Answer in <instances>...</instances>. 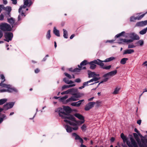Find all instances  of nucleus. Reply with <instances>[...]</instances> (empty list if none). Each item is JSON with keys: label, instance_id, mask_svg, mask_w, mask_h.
<instances>
[{"label": "nucleus", "instance_id": "obj_1", "mask_svg": "<svg viewBox=\"0 0 147 147\" xmlns=\"http://www.w3.org/2000/svg\"><path fill=\"white\" fill-rule=\"evenodd\" d=\"M71 111V108L68 106H64L63 108H59L55 110V112L58 113L59 116L63 119H68L73 121H75V118L73 116L69 115Z\"/></svg>", "mask_w": 147, "mask_h": 147}, {"label": "nucleus", "instance_id": "obj_2", "mask_svg": "<svg viewBox=\"0 0 147 147\" xmlns=\"http://www.w3.org/2000/svg\"><path fill=\"white\" fill-rule=\"evenodd\" d=\"M24 5L21 6L19 9L18 12L20 13L18 17L17 22H19V24H20V21L26 16L24 14L25 9L27 6L30 7L32 4V2L31 0H24Z\"/></svg>", "mask_w": 147, "mask_h": 147}, {"label": "nucleus", "instance_id": "obj_3", "mask_svg": "<svg viewBox=\"0 0 147 147\" xmlns=\"http://www.w3.org/2000/svg\"><path fill=\"white\" fill-rule=\"evenodd\" d=\"M71 120L68 119H65L64 120L65 122L69 123L71 125L74 127L73 128H72L67 125H64V127L68 133H71L72 131L73 130H76L78 129V125L77 124L73 122H71Z\"/></svg>", "mask_w": 147, "mask_h": 147}, {"label": "nucleus", "instance_id": "obj_4", "mask_svg": "<svg viewBox=\"0 0 147 147\" xmlns=\"http://www.w3.org/2000/svg\"><path fill=\"white\" fill-rule=\"evenodd\" d=\"M1 81L0 83V86L2 87H4L8 89V91L9 92H14L15 93L18 92V90L15 87H12L10 85H7L3 83V82L5 81V78L4 76L2 74L1 75Z\"/></svg>", "mask_w": 147, "mask_h": 147}, {"label": "nucleus", "instance_id": "obj_5", "mask_svg": "<svg viewBox=\"0 0 147 147\" xmlns=\"http://www.w3.org/2000/svg\"><path fill=\"white\" fill-rule=\"evenodd\" d=\"M0 29L5 31H10L12 30L11 26L6 23H2L0 24Z\"/></svg>", "mask_w": 147, "mask_h": 147}, {"label": "nucleus", "instance_id": "obj_6", "mask_svg": "<svg viewBox=\"0 0 147 147\" xmlns=\"http://www.w3.org/2000/svg\"><path fill=\"white\" fill-rule=\"evenodd\" d=\"M128 36H129L131 38L130 39H128V40H131V41H129V42H132L134 40H138L140 39L139 36L134 32L126 34L125 35V38H127Z\"/></svg>", "mask_w": 147, "mask_h": 147}, {"label": "nucleus", "instance_id": "obj_7", "mask_svg": "<svg viewBox=\"0 0 147 147\" xmlns=\"http://www.w3.org/2000/svg\"><path fill=\"white\" fill-rule=\"evenodd\" d=\"M146 133L147 134V131ZM137 141L139 147H147V139L142 138L141 140L140 139H137Z\"/></svg>", "mask_w": 147, "mask_h": 147}, {"label": "nucleus", "instance_id": "obj_8", "mask_svg": "<svg viewBox=\"0 0 147 147\" xmlns=\"http://www.w3.org/2000/svg\"><path fill=\"white\" fill-rule=\"evenodd\" d=\"M7 22L11 26L12 28H16L19 25V22H15V20L12 18H7Z\"/></svg>", "mask_w": 147, "mask_h": 147}, {"label": "nucleus", "instance_id": "obj_9", "mask_svg": "<svg viewBox=\"0 0 147 147\" xmlns=\"http://www.w3.org/2000/svg\"><path fill=\"white\" fill-rule=\"evenodd\" d=\"M130 141H127L126 143L129 147H138L136 142L133 138L130 137Z\"/></svg>", "mask_w": 147, "mask_h": 147}, {"label": "nucleus", "instance_id": "obj_10", "mask_svg": "<svg viewBox=\"0 0 147 147\" xmlns=\"http://www.w3.org/2000/svg\"><path fill=\"white\" fill-rule=\"evenodd\" d=\"M4 36L5 38L4 40L9 42L12 40L13 37V34L11 32H6L4 34Z\"/></svg>", "mask_w": 147, "mask_h": 147}, {"label": "nucleus", "instance_id": "obj_11", "mask_svg": "<svg viewBox=\"0 0 147 147\" xmlns=\"http://www.w3.org/2000/svg\"><path fill=\"white\" fill-rule=\"evenodd\" d=\"M74 115L79 119L81 120V121H77V122L76 123H78L79 124H82L85 121L84 117L82 115L78 113H76Z\"/></svg>", "mask_w": 147, "mask_h": 147}, {"label": "nucleus", "instance_id": "obj_12", "mask_svg": "<svg viewBox=\"0 0 147 147\" xmlns=\"http://www.w3.org/2000/svg\"><path fill=\"white\" fill-rule=\"evenodd\" d=\"M117 73V70H115L114 71H110L106 74H105L103 76V77L106 78L108 77L109 78L110 77L113 76L115 75Z\"/></svg>", "mask_w": 147, "mask_h": 147}, {"label": "nucleus", "instance_id": "obj_13", "mask_svg": "<svg viewBox=\"0 0 147 147\" xmlns=\"http://www.w3.org/2000/svg\"><path fill=\"white\" fill-rule=\"evenodd\" d=\"M96 104V102H89L86 104L85 106L84 109L86 111H88L92 108L94 105Z\"/></svg>", "mask_w": 147, "mask_h": 147}, {"label": "nucleus", "instance_id": "obj_14", "mask_svg": "<svg viewBox=\"0 0 147 147\" xmlns=\"http://www.w3.org/2000/svg\"><path fill=\"white\" fill-rule=\"evenodd\" d=\"M14 104L15 102H14L7 103L6 105L4 106L3 109L5 110H7L13 107Z\"/></svg>", "mask_w": 147, "mask_h": 147}, {"label": "nucleus", "instance_id": "obj_15", "mask_svg": "<svg viewBox=\"0 0 147 147\" xmlns=\"http://www.w3.org/2000/svg\"><path fill=\"white\" fill-rule=\"evenodd\" d=\"M147 25V20L138 22L136 23L135 26L142 27Z\"/></svg>", "mask_w": 147, "mask_h": 147}, {"label": "nucleus", "instance_id": "obj_16", "mask_svg": "<svg viewBox=\"0 0 147 147\" xmlns=\"http://www.w3.org/2000/svg\"><path fill=\"white\" fill-rule=\"evenodd\" d=\"M144 15L145 14H143L136 17H135L134 16H131L130 18V22H134L137 20H140L144 17Z\"/></svg>", "mask_w": 147, "mask_h": 147}, {"label": "nucleus", "instance_id": "obj_17", "mask_svg": "<svg viewBox=\"0 0 147 147\" xmlns=\"http://www.w3.org/2000/svg\"><path fill=\"white\" fill-rule=\"evenodd\" d=\"M74 95L75 96H72L66 100V102H70L76 101L78 100V98L79 97L77 96L76 94Z\"/></svg>", "mask_w": 147, "mask_h": 147}, {"label": "nucleus", "instance_id": "obj_18", "mask_svg": "<svg viewBox=\"0 0 147 147\" xmlns=\"http://www.w3.org/2000/svg\"><path fill=\"white\" fill-rule=\"evenodd\" d=\"M94 62L95 64H97L102 67L104 65L103 63L104 62V61H102L99 59H97L94 60Z\"/></svg>", "mask_w": 147, "mask_h": 147}, {"label": "nucleus", "instance_id": "obj_19", "mask_svg": "<svg viewBox=\"0 0 147 147\" xmlns=\"http://www.w3.org/2000/svg\"><path fill=\"white\" fill-rule=\"evenodd\" d=\"M130 40H128L125 39L119 38L118 41V43L119 44H124L125 43L127 44L129 42V41H131Z\"/></svg>", "mask_w": 147, "mask_h": 147}, {"label": "nucleus", "instance_id": "obj_20", "mask_svg": "<svg viewBox=\"0 0 147 147\" xmlns=\"http://www.w3.org/2000/svg\"><path fill=\"white\" fill-rule=\"evenodd\" d=\"M72 135L73 136L75 137V139L76 140H79L80 142L81 143V144H83V139L75 133L72 134Z\"/></svg>", "mask_w": 147, "mask_h": 147}, {"label": "nucleus", "instance_id": "obj_21", "mask_svg": "<svg viewBox=\"0 0 147 147\" xmlns=\"http://www.w3.org/2000/svg\"><path fill=\"white\" fill-rule=\"evenodd\" d=\"M67 91L68 94L73 95H76V94H75V93L77 92V90L75 88H72L69 89L67 90Z\"/></svg>", "mask_w": 147, "mask_h": 147}, {"label": "nucleus", "instance_id": "obj_22", "mask_svg": "<svg viewBox=\"0 0 147 147\" xmlns=\"http://www.w3.org/2000/svg\"><path fill=\"white\" fill-rule=\"evenodd\" d=\"M88 64L90 65V68L91 69H94L96 67V65L95 64L94 60L88 62Z\"/></svg>", "mask_w": 147, "mask_h": 147}, {"label": "nucleus", "instance_id": "obj_23", "mask_svg": "<svg viewBox=\"0 0 147 147\" xmlns=\"http://www.w3.org/2000/svg\"><path fill=\"white\" fill-rule=\"evenodd\" d=\"M75 86H76V84H70L69 85H64L62 87L61 90H63L65 88H71Z\"/></svg>", "mask_w": 147, "mask_h": 147}, {"label": "nucleus", "instance_id": "obj_24", "mask_svg": "<svg viewBox=\"0 0 147 147\" xmlns=\"http://www.w3.org/2000/svg\"><path fill=\"white\" fill-rule=\"evenodd\" d=\"M134 52V51L132 49H128L124 50L123 55L131 54Z\"/></svg>", "mask_w": 147, "mask_h": 147}, {"label": "nucleus", "instance_id": "obj_25", "mask_svg": "<svg viewBox=\"0 0 147 147\" xmlns=\"http://www.w3.org/2000/svg\"><path fill=\"white\" fill-rule=\"evenodd\" d=\"M3 9L5 10L6 11H7L8 15L9 17H10V13L11 10V7L9 6H7L6 7H4Z\"/></svg>", "mask_w": 147, "mask_h": 147}, {"label": "nucleus", "instance_id": "obj_26", "mask_svg": "<svg viewBox=\"0 0 147 147\" xmlns=\"http://www.w3.org/2000/svg\"><path fill=\"white\" fill-rule=\"evenodd\" d=\"M100 79V78H97V77H94L92 79H91L90 80H89V81H88V82H89L90 83V82H96L94 83V84L96 83H98V82H96L98 80H99Z\"/></svg>", "mask_w": 147, "mask_h": 147}, {"label": "nucleus", "instance_id": "obj_27", "mask_svg": "<svg viewBox=\"0 0 147 147\" xmlns=\"http://www.w3.org/2000/svg\"><path fill=\"white\" fill-rule=\"evenodd\" d=\"M100 79V78H97V77H94L92 79H91L90 80H89V81H88V82H89L90 83V82H96L94 83V84L96 83H98V82H96L98 80H99Z\"/></svg>", "mask_w": 147, "mask_h": 147}, {"label": "nucleus", "instance_id": "obj_28", "mask_svg": "<svg viewBox=\"0 0 147 147\" xmlns=\"http://www.w3.org/2000/svg\"><path fill=\"white\" fill-rule=\"evenodd\" d=\"M63 81L65 82V83L69 84H72L74 83V82L71 80H69L66 78H64L63 79Z\"/></svg>", "mask_w": 147, "mask_h": 147}, {"label": "nucleus", "instance_id": "obj_29", "mask_svg": "<svg viewBox=\"0 0 147 147\" xmlns=\"http://www.w3.org/2000/svg\"><path fill=\"white\" fill-rule=\"evenodd\" d=\"M54 33L57 36H60L59 32L58 30H57L55 27H54L53 30Z\"/></svg>", "mask_w": 147, "mask_h": 147}, {"label": "nucleus", "instance_id": "obj_30", "mask_svg": "<svg viewBox=\"0 0 147 147\" xmlns=\"http://www.w3.org/2000/svg\"><path fill=\"white\" fill-rule=\"evenodd\" d=\"M121 137L122 139L123 140L124 142H126L127 143V141H128L127 138L124 136L123 133L121 134Z\"/></svg>", "mask_w": 147, "mask_h": 147}, {"label": "nucleus", "instance_id": "obj_31", "mask_svg": "<svg viewBox=\"0 0 147 147\" xmlns=\"http://www.w3.org/2000/svg\"><path fill=\"white\" fill-rule=\"evenodd\" d=\"M115 58L113 57H111L109 58H108L104 60V61L105 62H107L111 61H112L115 59Z\"/></svg>", "mask_w": 147, "mask_h": 147}, {"label": "nucleus", "instance_id": "obj_32", "mask_svg": "<svg viewBox=\"0 0 147 147\" xmlns=\"http://www.w3.org/2000/svg\"><path fill=\"white\" fill-rule=\"evenodd\" d=\"M78 66L79 68H76L74 69L73 70V72H79L80 70L82 69V67L80 66V65H78Z\"/></svg>", "mask_w": 147, "mask_h": 147}, {"label": "nucleus", "instance_id": "obj_33", "mask_svg": "<svg viewBox=\"0 0 147 147\" xmlns=\"http://www.w3.org/2000/svg\"><path fill=\"white\" fill-rule=\"evenodd\" d=\"M120 89V88L116 87L114 89V90L113 92V94H118L119 91Z\"/></svg>", "mask_w": 147, "mask_h": 147}, {"label": "nucleus", "instance_id": "obj_34", "mask_svg": "<svg viewBox=\"0 0 147 147\" xmlns=\"http://www.w3.org/2000/svg\"><path fill=\"white\" fill-rule=\"evenodd\" d=\"M147 31V27L140 31L139 32V33L141 35H144L146 32Z\"/></svg>", "mask_w": 147, "mask_h": 147}, {"label": "nucleus", "instance_id": "obj_35", "mask_svg": "<svg viewBox=\"0 0 147 147\" xmlns=\"http://www.w3.org/2000/svg\"><path fill=\"white\" fill-rule=\"evenodd\" d=\"M63 37L65 38H68V33L67 31L65 29H63Z\"/></svg>", "mask_w": 147, "mask_h": 147}, {"label": "nucleus", "instance_id": "obj_36", "mask_svg": "<svg viewBox=\"0 0 147 147\" xmlns=\"http://www.w3.org/2000/svg\"><path fill=\"white\" fill-rule=\"evenodd\" d=\"M125 34V32L124 31H123L121 33L117 34L115 36V38H117L121 36H123L124 37H125V35H124Z\"/></svg>", "mask_w": 147, "mask_h": 147}, {"label": "nucleus", "instance_id": "obj_37", "mask_svg": "<svg viewBox=\"0 0 147 147\" xmlns=\"http://www.w3.org/2000/svg\"><path fill=\"white\" fill-rule=\"evenodd\" d=\"M128 60L127 58H123L120 61L121 64L124 65L126 63V61Z\"/></svg>", "mask_w": 147, "mask_h": 147}, {"label": "nucleus", "instance_id": "obj_38", "mask_svg": "<svg viewBox=\"0 0 147 147\" xmlns=\"http://www.w3.org/2000/svg\"><path fill=\"white\" fill-rule=\"evenodd\" d=\"M1 117L0 118V124L1 123L4 119H7V117L4 114L1 115Z\"/></svg>", "mask_w": 147, "mask_h": 147}, {"label": "nucleus", "instance_id": "obj_39", "mask_svg": "<svg viewBox=\"0 0 147 147\" xmlns=\"http://www.w3.org/2000/svg\"><path fill=\"white\" fill-rule=\"evenodd\" d=\"M95 73L94 72H90L88 74L89 78L95 77Z\"/></svg>", "mask_w": 147, "mask_h": 147}, {"label": "nucleus", "instance_id": "obj_40", "mask_svg": "<svg viewBox=\"0 0 147 147\" xmlns=\"http://www.w3.org/2000/svg\"><path fill=\"white\" fill-rule=\"evenodd\" d=\"M71 105L73 106L76 107H79L80 105L79 103L78 102H72L71 103Z\"/></svg>", "mask_w": 147, "mask_h": 147}, {"label": "nucleus", "instance_id": "obj_41", "mask_svg": "<svg viewBox=\"0 0 147 147\" xmlns=\"http://www.w3.org/2000/svg\"><path fill=\"white\" fill-rule=\"evenodd\" d=\"M50 32L51 30H49L48 31L47 33L46 34V37L49 40L51 37V36L50 35Z\"/></svg>", "mask_w": 147, "mask_h": 147}, {"label": "nucleus", "instance_id": "obj_42", "mask_svg": "<svg viewBox=\"0 0 147 147\" xmlns=\"http://www.w3.org/2000/svg\"><path fill=\"white\" fill-rule=\"evenodd\" d=\"M7 101V99L3 98L0 100V105L3 104Z\"/></svg>", "mask_w": 147, "mask_h": 147}, {"label": "nucleus", "instance_id": "obj_43", "mask_svg": "<svg viewBox=\"0 0 147 147\" xmlns=\"http://www.w3.org/2000/svg\"><path fill=\"white\" fill-rule=\"evenodd\" d=\"M87 61L86 60H84L82 61L80 64V66H81L82 65H86L88 64Z\"/></svg>", "mask_w": 147, "mask_h": 147}, {"label": "nucleus", "instance_id": "obj_44", "mask_svg": "<svg viewBox=\"0 0 147 147\" xmlns=\"http://www.w3.org/2000/svg\"><path fill=\"white\" fill-rule=\"evenodd\" d=\"M137 43L140 46H142L144 44V42L143 40H141L139 41H138Z\"/></svg>", "mask_w": 147, "mask_h": 147}, {"label": "nucleus", "instance_id": "obj_45", "mask_svg": "<svg viewBox=\"0 0 147 147\" xmlns=\"http://www.w3.org/2000/svg\"><path fill=\"white\" fill-rule=\"evenodd\" d=\"M89 83H90V82H88V81L86 82H84L83 84V86H84V87H85L86 86H88L89 85H93L94 84V83H92L89 84Z\"/></svg>", "mask_w": 147, "mask_h": 147}, {"label": "nucleus", "instance_id": "obj_46", "mask_svg": "<svg viewBox=\"0 0 147 147\" xmlns=\"http://www.w3.org/2000/svg\"><path fill=\"white\" fill-rule=\"evenodd\" d=\"M111 67V65H109L108 66H103L102 67V68L104 69H105L106 70H109L110 68Z\"/></svg>", "mask_w": 147, "mask_h": 147}, {"label": "nucleus", "instance_id": "obj_47", "mask_svg": "<svg viewBox=\"0 0 147 147\" xmlns=\"http://www.w3.org/2000/svg\"><path fill=\"white\" fill-rule=\"evenodd\" d=\"M64 74L65 76L67 77L69 79H71V78L72 77L71 76L68 74L67 73H64Z\"/></svg>", "mask_w": 147, "mask_h": 147}, {"label": "nucleus", "instance_id": "obj_48", "mask_svg": "<svg viewBox=\"0 0 147 147\" xmlns=\"http://www.w3.org/2000/svg\"><path fill=\"white\" fill-rule=\"evenodd\" d=\"M68 97V96L67 95H65V96L61 97L60 99L61 101H63L65 100Z\"/></svg>", "mask_w": 147, "mask_h": 147}, {"label": "nucleus", "instance_id": "obj_49", "mask_svg": "<svg viewBox=\"0 0 147 147\" xmlns=\"http://www.w3.org/2000/svg\"><path fill=\"white\" fill-rule=\"evenodd\" d=\"M136 46L133 44H129L128 45V48L129 49L134 48Z\"/></svg>", "mask_w": 147, "mask_h": 147}, {"label": "nucleus", "instance_id": "obj_50", "mask_svg": "<svg viewBox=\"0 0 147 147\" xmlns=\"http://www.w3.org/2000/svg\"><path fill=\"white\" fill-rule=\"evenodd\" d=\"M81 82V80L80 78L76 79L75 80V82L78 83H80Z\"/></svg>", "mask_w": 147, "mask_h": 147}, {"label": "nucleus", "instance_id": "obj_51", "mask_svg": "<svg viewBox=\"0 0 147 147\" xmlns=\"http://www.w3.org/2000/svg\"><path fill=\"white\" fill-rule=\"evenodd\" d=\"M8 92V89L7 90H6L5 89H1L0 90V92Z\"/></svg>", "mask_w": 147, "mask_h": 147}, {"label": "nucleus", "instance_id": "obj_52", "mask_svg": "<svg viewBox=\"0 0 147 147\" xmlns=\"http://www.w3.org/2000/svg\"><path fill=\"white\" fill-rule=\"evenodd\" d=\"M4 19V16L2 13L0 15V20H3Z\"/></svg>", "mask_w": 147, "mask_h": 147}, {"label": "nucleus", "instance_id": "obj_53", "mask_svg": "<svg viewBox=\"0 0 147 147\" xmlns=\"http://www.w3.org/2000/svg\"><path fill=\"white\" fill-rule=\"evenodd\" d=\"M61 94L62 95L68 94L67 90H66V91H64V92H61Z\"/></svg>", "mask_w": 147, "mask_h": 147}, {"label": "nucleus", "instance_id": "obj_54", "mask_svg": "<svg viewBox=\"0 0 147 147\" xmlns=\"http://www.w3.org/2000/svg\"><path fill=\"white\" fill-rule=\"evenodd\" d=\"M4 8V6L3 5H0V13H1L2 9H3V8Z\"/></svg>", "mask_w": 147, "mask_h": 147}, {"label": "nucleus", "instance_id": "obj_55", "mask_svg": "<svg viewBox=\"0 0 147 147\" xmlns=\"http://www.w3.org/2000/svg\"><path fill=\"white\" fill-rule=\"evenodd\" d=\"M86 128V126L85 125H83L81 127V129L82 130H85Z\"/></svg>", "mask_w": 147, "mask_h": 147}, {"label": "nucleus", "instance_id": "obj_56", "mask_svg": "<svg viewBox=\"0 0 147 147\" xmlns=\"http://www.w3.org/2000/svg\"><path fill=\"white\" fill-rule=\"evenodd\" d=\"M115 40H107L105 42H106V43H107V42L112 43V42H113Z\"/></svg>", "mask_w": 147, "mask_h": 147}, {"label": "nucleus", "instance_id": "obj_57", "mask_svg": "<svg viewBox=\"0 0 147 147\" xmlns=\"http://www.w3.org/2000/svg\"><path fill=\"white\" fill-rule=\"evenodd\" d=\"M101 102H100V101H96V105H97V106H100V104H101Z\"/></svg>", "mask_w": 147, "mask_h": 147}, {"label": "nucleus", "instance_id": "obj_58", "mask_svg": "<svg viewBox=\"0 0 147 147\" xmlns=\"http://www.w3.org/2000/svg\"><path fill=\"white\" fill-rule=\"evenodd\" d=\"M12 2V3L13 4H16L17 3V0H11Z\"/></svg>", "mask_w": 147, "mask_h": 147}, {"label": "nucleus", "instance_id": "obj_59", "mask_svg": "<svg viewBox=\"0 0 147 147\" xmlns=\"http://www.w3.org/2000/svg\"><path fill=\"white\" fill-rule=\"evenodd\" d=\"M3 35V33L2 31L0 30V39L1 38Z\"/></svg>", "mask_w": 147, "mask_h": 147}, {"label": "nucleus", "instance_id": "obj_60", "mask_svg": "<svg viewBox=\"0 0 147 147\" xmlns=\"http://www.w3.org/2000/svg\"><path fill=\"white\" fill-rule=\"evenodd\" d=\"M105 78L103 80V81H104V82H106L109 79V78L108 77H107Z\"/></svg>", "mask_w": 147, "mask_h": 147}, {"label": "nucleus", "instance_id": "obj_61", "mask_svg": "<svg viewBox=\"0 0 147 147\" xmlns=\"http://www.w3.org/2000/svg\"><path fill=\"white\" fill-rule=\"evenodd\" d=\"M40 71V70L38 69H36L35 70V72L36 73H38Z\"/></svg>", "mask_w": 147, "mask_h": 147}, {"label": "nucleus", "instance_id": "obj_62", "mask_svg": "<svg viewBox=\"0 0 147 147\" xmlns=\"http://www.w3.org/2000/svg\"><path fill=\"white\" fill-rule=\"evenodd\" d=\"M141 122V120H139L137 121V123L140 125Z\"/></svg>", "mask_w": 147, "mask_h": 147}, {"label": "nucleus", "instance_id": "obj_63", "mask_svg": "<svg viewBox=\"0 0 147 147\" xmlns=\"http://www.w3.org/2000/svg\"><path fill=\"white\" fill-rule=\"evenodd\" d=\"M3 3L4 4H6L7 3V0H3Z\"/></svg>", "mask_w": 147, "mask_h": 147}, {"label": "nucleus", "instance_id": "obj_64", "mask_svg": "<svg viewBox=\"0 0 147 147\" xmlns=\"http://www.w3.org/2000/svg\"><path fill=\"white\" fill-rule=\"evenodd\" d=\"M75 36V35L74 34H72L70 37V39H72Z\"/></svg>", "mask_w": 147, "mask_h": 147}]
</instances>
